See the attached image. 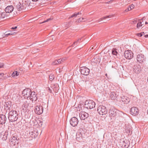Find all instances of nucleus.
<instances>
[{"label":"nucleus","mask_w":148,"mask_h":148,"mask_svg":"<svg viewBox=\"0 0 148 148\" xmlns=\"http://www.w3.org/2000/svg\"><path fill=\"white\" fill-rule=\"evenodd\" d=\"M145 37L146 38L148 37V34L145 35Z\"/></svg>","instance_id":"obj_51"},{"label":"nucleus","mask_w":148,"mask_h":148,"mask_svg":"<svg viewBox=\"0 0 148 148\" xmlns=\"http://www.w3.org/2000/svg\"><path fill=\"white\" fill-rule=\"evenodd\" d=\"M148 23L147 22H146L145 23V24H147Z\"/></svg>","instance_id":"obj_55"},{"label":"nucleus","mask_w":148,"mask_h":148,"mask_svg":"<svg viewBox=\"0 0 148 148\" xmlns=\"http://www.w3.org/2000/svg\"><path fill=\"white\" fill-rule=\"evenodd\" d=\"M147 82H148V77H147Z\"/></svg>","instance_id":"obj_58"},{"label":"nucleus","mask_w":148,"mask_h":148,"mask_svg":"<svg viewBox=\"0 0 148 148\" xmlns=\"http://www.w3.org/2000/svg\"><path fill=\"white\" fill-rule=\"evenodd\" d=\"M136 22V21H132V24L135 23Z\"/></svg>","instance_id":"obj_50"},{"label":"nucleus","mask_w":148,"mask_h":148,"mask_svg":"<svg viewBox=\"0 0 148 148\" xmlns=\"http://www.w3.org/2000/svg\"><path fill=\"white\" fill-rule=\"evenodd\" d=\"M119 111L113 108H111L109 111L110 116L114 117L116 116Z\"/></svg>","instance_id":"obj_8"},{"label":"nucleus","mask_w":148,"mask_h":148,"mask_svg":"<svg viewBox=\"0 0 148 148\" xmlns=\"http://www.w3.org/2000/svg\"><path fill=\"white\" fill-rule=\"evenodd\" d=\"M38 0H32L33 1H38Z\"/></svg>","instance_id":"obj_52"},{"label":"nucleus","mask_w":148,"mask_h":148,"mask_svg":"<svg viewBox=\"0 0 148 148\" xmlns=\"http://www.w3.org/2000/svg\"><path fill=\"white\" fill-rule=\"evenodd\" d=\"M51 19H48L47 20H46L44 21L43 22H42V23H45L46 22H48Z\"/></svg>","instance_id":"obj_41"},{"label":"nucleus","mask_w":148,"mask_h":148,"mask_svg":"<svg viewBox=\"0 0 148 148\" xmlns=\"http://www.w3.org/2000/svg\"><path fill=\"white\" fill-rule=\"evenodd\" d=\"M81 72L82 74L85 75H88L89 74L90 69L85 67H83L81 68Z\"/></svg>","instance_id":"obj_11"},{"label":"nucleus","mask_w":148,"mask_h":148,"mask_svg":"<svg viewBox=\"0 0 148 148\" xmlns=\"http://www.w3.org/2000/svg\"><path fill=\"white\" fill-rule=\"evenodd\" d=\"M77 41H75L73 43V44L72 45V46L73 47V45H77Z\"/></svg>","instance_id":"obj_43"},{"label":"nucleus","mask_w":148,"mask_h":148,"mask_svg":"<svg viewBox=\"0 0 148 148\" xmlns=\"http://www.w3.org/2000/svg\"><path fill=\"white\" fill-rule=\"evenodd\" d=\"M10 107H9V108H8V110H10Z\"/></svg>","instance_id":"obj_57"},{"label":"nucleus","mask_w":148,"mask_h":148,"mask_svg":"<svg viewBox=\"0 0 148 148\" xmlns=\"http://www.w3.org/2000/svg\"><path fill=\"white\" fill-rule=\"evenodd\" d=\"M142 23L141 22H140L138 23L137 25V27L138 28H139L142 26Z\"/></svg>","instance_id":"obj_37"},{"label":"nucleus","mask_w":148,"mask_h":148,"mask_svg":"<svg viewBox=\"0 0 148 148\" xmlns=\"http://www.w3.org/2000/svg\"><path fill=\"white\" fill-rule=\"evenodd\" d=\"M112 54L114 55L117 56L118 54L117 49L116 48H114L112 50Z\"/></svg>","instance_id":"obj_28"},{"label":"nucleus","mask_w":148,"mask_h":148,"mask_svg":"<svg viewBox=\"0 0 148 148\" xmlns=\"http://www.w3.org/2000/svg\"><path fill=\"white\" fill-rule=\"evenodd\" d=\"M47 88L48 89L47 90L48 92H49L50 93L51 92V90L49 87H48Z\"/></svg>","instance_id":"obj_42"},{"label":"nucleus","mask_w":148,"mask_h":148,"mask_svg":"<svg viewBox=\"0 0 148 148\" xmlns=\"http://www.w3.org/2000/svg\"><path fill=\"white\" fill-rule=\"evenodd\" d=\"M134 7V5L133 4H131L130 5V7L128 8V9L126 10L125 11H129L131 10L132 9H133Z\"/></svg>","instance_id":"obj_30"},{"label":"nucleus","mask_w":148,"mask_h":148,"mask_svg":"<svg viewBox=\"0 0 148 148\" xmlns=\"http://www.w3.org/2000/svg\"><path fill=\"white\" fill-rule=\"evenodd\" d=\"M4 66V64L3 63H0V68H2Z\"/></svg>","instance_id":"obj_40"},{"label":"nucleus","mask_w":148,"mask_h":148,"mask_svg":"<svg viewBox=\"0 0 148 148\" xmlns=\"http://www.w3.org/2000/svg\"><path fill=\"white\" fill-rule=\"evenodd\" d=\"M89 114L85 112H81L79 114V116L81 120H84L89 116Z\"/></svg>","instance_id":"obj_12"},{"label":"nucleus","mask_w":148,"mask_h":148,"mask_svg":"<svg viewBox=\"0 0 148 148\" xmlns=\"http://www.w3.org/2000/svg\"><path fill=\"white\" fill-rule=\"evenodd\" d=\"M138 110L137 108L133 107L131 108L130 110V112L132 115L135 116L138 114Z\"/></svg>","instance_id":"obj_13"},{"label":"nucleus","mask_w":148,"mask_h":148,"mask_svg":"<svg viewBox=\"0 0 148 148\" xmlns=\"http://www.w3.org/2000/svg\"><path fill=\"white\" fill-rule=\"evenodd\" d=\"M123 142L124 143H125V144L124 145V148H128L129 147L130 145V142L127 140L124 141Z\"/></svg>","instance_id":"obj_26"},{"label":"nucleus","mask_w":148,"mask_h":148,"mask_svg":"<svg viewBox=\"0 0 148 148\" xmlns=\"http://www.w3.org/2000/svg\"><path fill=\"white\" fill-rule=\"evenodd\" d=\"M36 96L37 94L35 92H32L30 94V96L29 97V99L32 101H36L37 100V97Z\"/></svg>","instance_id":"obj_15"},{"label":"nucleus","mask_w":148,"mask_h":148,"mask_svg":"<svg viewBox=\"0 0 148 148\" xmlns=\"http://www.w3.org/2000/svg\"><path fill=\"white\" fill-rule=\"evenodd\" d=\"M19 75L18 72V71H15L12 74V76L13 77H15Z\"/></svg>","instance_id":"obj_29"},{"label":"nucleus","mask_w":148,"mask_h":148,"mask_svg":"<svg viewBox=\"0 0 148 148\" xmlns=\"http://www.w3.org/2000/svg\"><path fill=\"white\" fill-rule=\"evenodd\" d=\"M70 123L72 126L75 127L77 126L78 123V119L76 117H73L70 120Z\"/></svg>","instance_id":"obj_10"},{"label":"nucleus","mask_w":148,"mask_h":148,"mask_svg":"<svg viewBox=\"0 0 148 148\" xmlns=\"http://www.w3.org/2000/svg\"><path fill=\"white\" fill-rule=\"evenodd\" d=\"M118 95L115 92H112L110 94V97L112 100H115L116 99Z\"/></svg>","instance_id":"obj_22"},{"label":"nucleus","mask_w":148,"mask_h":148,"mask_svg":"<svg viewBox=\"0 0 148 148\" xmlns=\"http://www.w3.org/2000/svg\"><path fill=\"white\" fill-rule=\"evenodd\" d=\"M18 118L17 112L14 110H11L8 113V119L10 122H13L17 121Z\"/></svg>","instance_id":"obj_1"},{"label":"nucleus","mask_w":148,"mask_h":148,"mask_svg":"<svg viewBox=\"0 0 148 148\" xmlns=\"http://www.w3.org/2000/svg\"><path fill=\"white\" fill-rule=\"evenodd\" d=\"M143 34H144V32L138 33L137 34V35L139 37H140L143 36Z\"/></svg>","instance_id":"obj_38"},{"label":"nucleus","mask_w":148,"mask_h":148,"mask_svg":"<svg viewBox=\"0 0 148 148\" xmlns=\"http://www.w3.org/2000/svg\"><path fill=\"white\" fill-rule=\"evenodd\" d=\"M19 138L16 136H14L9 141L10 146L11 147L14 148V147L18 143Z\"/></svg>","instance_id":"obj_3"},{"label":"nucleus","mask_w":148,"mask_h":148,"mask_svg":"<svg viewBox=\"0 0 148 148\" xmlns=\"http://www.w3.org/2000/svg\"><path fill=\"white\" fill-rule=\"evenodd\" d=\"M14 8L12 5H10L7 6L5 8V10L6 13H11L13 10Z\"/></svg>","instance_id":"obj_20"},{"label":"nucleus","mask_w":148,"mask_h":148,"mask_svg":"<svg viewBox=\"0 0 148 148\" xmlns=\"http://www.w3.org/2000/svg\"><path fill=\"white\" fill-rule=\"evenodd\" d=\"M35 113L38 115L42 114L43 112V108L41 106H37L35 108Z\"/></svg>","instance_id":"obj_14"},{"label":"nucleus","mask_w":148,"mask_h":148,"mask_svg":"<svg viewBox=\"0 0 148 148\" xmlns=\"http://www.w3.org/2000/svg\"><path fill=\"white\" fill-rule=\"evenodd\" d=\"M26 5L25 3H21L19 2L16 5V8L18 11H23L26 10Z\"/></svg>","instance_id":"obj_5"},{"label":"nucleus","mask_w":148,"mask_h":148,"mask_svg":"<svg viewBox=\"0 0 148 148\" xmlns=\"http://www.w3.org/2000/svg\"><path fill=\"white\" fill-rule=\"evenodd\" d=\"M64 61V59L60 58L58 60H56L53 61L52 63V64L53 65H55L58 64L62 63V62Z\"/></svg>","instance_id":"obj_21"},{"label":"nucleus","mask_w":148,"mask_h":148,"mask_svg":"<svg viewBox=\"0 0 148 148\" xmlns=\"http://www.w3.org/2000/svg\"><path fill=\"white\" fill-rule=\"evenodd\" d=\"M17 28V27L15 26V27H12L11 28V29H16Z\"/></svg>","instance_id":"obj_44"},{"label":"nucleus","mask_w":148,"mask_h":148,"mask_svg":"<svg viewBox=\"0 0 148 148\" xmlns=\"http://www.w3.org/2000/svg\"><path fill=\"white\" fill-rule=\"evenodd\" d=\"M31 92V90L30 89L27 88L23 90L22 94L25 98L28 99V98L30 96Z\"/></svg>","instance_id":"obj_6"},{"label":"nucleus","mask_w":148,"mask_h":148,"mask_svg":"<svg viewBox=\"0 0 148 148\" xmlns=\"http://www.w3.org/2000/svg\"><path fill=\"white\" fill-rule=\"evenodd\" d=\"M6 16V12H3L0 13V19L4 18Z\"/></svg>","instance_id":"obj_31"},{"label":"nucleus","mask_w":148,"mask_h":148,"mask_svg":"<svg viewBox=\"0 0 148 148\" xmlns=\"http://www.w3.org/2000/svg\"><path fill=\"white\" fill-rule=\"evenodd\" d=\"M145 17H144L143 18H142V19H141L140 20H143L144 19H145Z\"/></svg>","instance_id":"obj_53"},{"label":"nucleus","mask_w":148,"mask_h":148,"mask_svg":"<svg viewBox=\"0 0 148 148\" xmlns=\"http://www.w3.org/2000/svg\"><path fill=\"white\" fill-rule=\"evenodd\" d=\"M146 57L143 54L140 53L138 54L137 56V60L140 63H141L145 61L146 60Z\"/></svg>","instance_id":"obj_7"},{"label":"nucleus","mask_w":148,"mask_h":148,"mask_svg":"<svg viewBox=\"0 0 148 148\" xmlns=\"http://www.w3.org/2000/svg\"><path fill=\"white\" fill-rule=\"evenodd\" d=\"M29 136L32 138H35L37 135L34 132H30L29 133Z\"/></svg>","instance_id":"obj_24"},{"label":"nucleus","mask_w":148,"mask_h":148,"mask_svg":"<svg viewBox=\"0 0 148 148\" xmlns=\"http://www.w3.org/2000/svg\"><path fill=\"white\" fill-rule=\"evenodd\" d=\"M97 111L100 115L106 114L107 113V110L106 107L103 106H99L97 109Z\"/></svg>","instance_id":"obj_4"},{"label":"nucleus","mask_w":148,"mask_h":148,"mask_svg":"<svg viewBox=\"0 0 148 148\" xmlns=\"http://www.w3.org/2000/svg\"><path fill=\"white\" fill-rule=\"evenodd\" d=\"M78 135H79H79H77L76 136V139H77V140H80L82 138V136H79V137H78Z\"/></svg>","instance_id":"obj_39"},{"label":"nucleus","mask_w":148,"mask_h":148,"mask_svg":"<svg viewBox=\"0 0 148 148\" xmlns=\"http://www.w3.org/2000/svg\"><path fill=\"white\" fill-rule=\"evenodd\" d=\"M8 136V132L3 131L1 133L0 136L3 140H5L7 139Z\"/></svg>","instance_id":"obj_18"},{"label":"nucleus","mask_w":148,"mask_h":148,"mask_svg":"<svg viewBox=\"0 0 148 148\" xmlns=\"http://www.w3.org/2000/svg\"><path fill=\"white\" fill-rule=\"evenodd\" d=\"M95 103L92 100H87L85 101L84 107L87 109H91L95 107Z\"/></svg>","instance_id":"obj_2"},{"label":"nucleus","mask_w":148,"mask_h":148,"mask_svg":"<svg viewBox=\"0 0 148 148\" xmlns=\"http://www.w3.org/2000/svg\"><path fill=\"white\" fill-rule=\"evenodd\" d=\"M64 24H64V25H68L67 23H64Z\"/></svg>","instance_id":"obj_54"},{"label":"nucleus","mask_w":148,"mask_h":148,"mask_svg":"<svg viewBox=\"0 0 148 148\" xmlns=\"http://www.w3.org/2000/svg\"><path fill=\"white\" fill-rule=\"evenodd\" d=\"M113 16V15H110L107 16H103L101 18H100L99 20V21L98 22H99L100 21H101L104 19H106V18H111Z\"/></svg>","instance_id":"obj_25"},{"label":"nucleus","mask_w":148,"mask_h":148,"mask_svg":"<svg viewBox=\"0 0 148 148\" xmlns=\"http://www.w3.org/2000/svg\"><path fill=\"white\" fill-rule=\"evenodd\" d=\"M28 104L27 105H26L25 104V105H24V107L26 108H27L28 107Z\"/></svg>","instance_id":"obj_45"},{"label":"nucleus","mask_w":148,"mask_h":148,"mask_svg":"<svg viewBox=\"0 0 148 148\" xmlns=\"http://www.w3.org/2000/svg\"><path fill=\"white\" fill-rule=\"evenodd\" d=\"M49 79L51 81H52L54 78V76L53 74H51L49 76Z\"/></svg>","instance_id":"obj_34"},{"label":"nucleus","mask_w":148,"mask_h":148,"mask_svg":"<svg viewBox=\"0 0 148 148\" xmlns=\"http://www.w3.org/2000/svg\"><path fill=\"white\" fill-rule=\"evenodd\" d=\"M105 75H106V76H107V73Z\"/></svg>","instance_id":"obj_56"},{"label":"nucleus","mask_w":148,"mask_h":148,"mask_svg":"<svg viewBox=\"0 0 148 148\" xmlns=\"http://www.w3.org/2000/svg\"><path fill=\"white\" fill-rule=\"evenodd\" d=\"M18 71L20 75L23 74L24 72V69L23 68H19Z\"/></svg>","instance_id":"obj_33"},{"label":"nucleus","mask_w":148,"mask_h":148,"mask_svg":"<svg viewBox=\"0 0 148 148\" xmlns=\"http://www.w3.org/2000/svg\"><path fill=\"white\" fill-rule=\"evenodd\" d=\"M124 56L126 58L130 60L133 57V54L131 51L127 50L125 51Z\"/></svg>","instance_id":"obj_9"},{"label":"nucleus","mask_w":148,"mask_h":148,"mask_svg":"<svg viewBox=\"0 0 148 148\" xmlns=\"http://www.w3.org/2000/svg\"><path fill=\"white\" fill-rule=\"evenodd\" d=\"M4 75V74L3 73H0V77L1 76H3Z\"/></svg>","instance_id":"obj_48"},{"label":"nucleus","mask_w":148,"mask_h":148,"mask_svg":"<svg viewBox=\"0 0 148 148\" xmlns=\"http://www.w3.org/2000/svg\"><path fill=\"white\" fill-rule=\"evenodd\" d=\"M86 19L83 18H80L76 21L77 23H80L86 21Z\"/></svg>","instance_id":"obj_27"},{"label":"nucleus","mask_w":148,"mask_h":148,"mask_svg":"<svg viewBox=\"0 0 148 148\" xmlns=\"http://www.w3.org/2000/svg\"><path fill=\"white\" fill-rule=\"evenodd\" d=\"M38 125L40 126H41L43 123V122L42 121L40 120H38L37 121Z\"/></svg>","instance_id":"obj_35"},{"label":"nucleus","mask_w":148,"mask_h":148,"mask_svg":"<svg viewBox=\"0 0 148 148\" xmlns=\"http://www.w3.org/2000/svg\"><path fill=\"white\" fill-rule=\"evenodd\" d=\"M7 118L4 115H0V124H4L6 121Z\"/></svg>","instance_id":"obj_17"},{"label":"nucleus","mask_w":148,"mask_h":148,"mask_svg":"<svg viewBox=\"0 0 148 148\" xmlns=\"http://www.w3.org/2000/svg\"><path fill=\"white\" fill-rule=\"evenodd\" d=\"M140 66L138 65H135L134 68V71L136 73H139L141 71Z\"/></svg>","instance_id":"obj_16"},{"label":"nucleus","mask_w":148,"mask_h":148,"mask_svg":"<svg viewBox=\"0 0 148 148\" xmlns=\"http://www.w3.org/2000/svg\"><path fill=\"white\" fill-rule=\"evenodd\" d=\"M112 0H111V1H110L108 2H106V3H108V4H109L110 3H111V2H112Z\"/></svg>","instance_id":"obj_47"},{"label":"nucleus","mask_w":148,"mask_h":148,"mask_svg":"<svg viewBox=\"0 0 148 148\" xmlns=\"http://www.w3.org/2000/svg\"><path fill=\"white\" fill-rule=\"evenodd\" d=\"M82 39V38H79V39L77 40V42H79L80 41H81V40Z\"/></svg>","instance_id":"obj_49"},{"label":"nucleus","mask_w":148,"mask_h":148,"mask_svg":"<svg viewBox=\"0 0 148 148\" xmlns=\"http://www.w3.org/2000/svg\"><path fill=\"white\" fill-rule=\"evenodd\" d=\"M42 3H45L46 1H48V0H42Z\"/></svg>","instance_id":"obj_46"},{"label":"nucleus","mask_w":148,"mask_h":148,"mask_svg":"<svg viewBox=\"0 0 148 148\" xmlns=\"http://www.w3.org/2000/svg\"><path fill=\"white\" fill-rule=\"evenodd\" d=\"M81 13L80 12H79L77 13L75 12L71 16V17H76L78 15L81 14Z\"/></svg>","instance_id":"obj_32"},{"label":"nucleus","mask_w":148,"mask_h":148,"mask_svg":"<svg viewBox=\"0 0 148 148\" xmlns=\"http://www.w3.org/2000/svg\"><path fill=\"white\" fill-rule=\"evenodd\" d=\"M6 32L5 33V36H7L9 35H13L15 33V32L13 33V32H10L9 33H8L7 34H6Z\"/></svg>","instance_id":"obj_36"},{"label":"nucleus","mask_w":148,"mask_h":148,"mask_svg":"<svg viewBox=\"0 0 148 148\" xmlns=\"http://www.w3.org/2000/svg\"><path fill=\"white\" fill-rule=\"evenodd\" d=\"M130 126H126L125 129V132L128 134V135H130L131 133L132 129Z\"/></svg>","instance_id":"obj_23"},{"label":"nucleus","mask_w":148,"mask_h":148,"mask_svg":"<svg viewBox=\"0 0 148 148\" xmlns=\"http://www.w3.org/2000/svg\"><path fill=\"white\" fill-rule=\"evenodd\" d=\"M124 103L127 104L130 101L129 98L126 96H123L121 97V100Z\"/></svg>","instance_id":"obj_19"}]
</instances>
